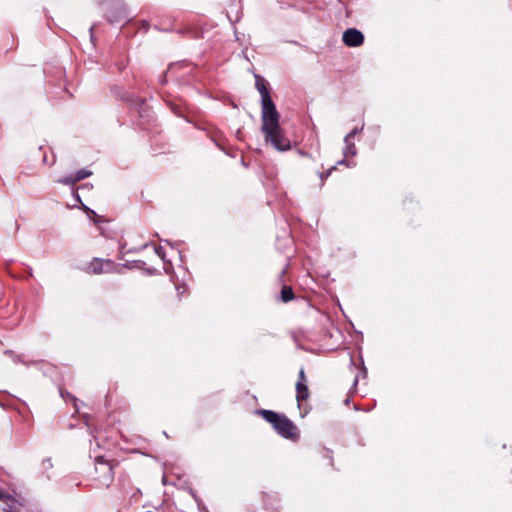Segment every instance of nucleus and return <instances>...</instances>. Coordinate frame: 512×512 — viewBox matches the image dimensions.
<instances>
[{
  "label": "nucleus",
  "instance_id": "nucleus-14",
  "mask_svg": "<svg viewBox=\"0 0 512 512\" xmlns=\"http://www.w3.org/2000/svg\"><path fill=\"white\" fill-rule=\"evenodd\" d=\"M104 263V273L107 274H122V267L121 264L116 263L115 261L111 259H103Z\"/></svg>",
  "mask_w": 512,
  "mask_h": 512
},
{
  "label": "nucleus",
  "instance_id": "nucleus-37",
  "mask_svg": "<svg viewBox=\"0 0 512 512\" xmlns=\"http://www.w3.org/2000/svg\"><path fill=\"white\" fill-rule=\"evenodd\" d=\"M14 361H18V362H22V363H24V361L21 359V356H16V358L14 359Z\"/></svg>",
  "mask_w": 512,
  "mask_h": 512
},
{
  "label": "nucleus",
  "instance_id": "nucleus-9",
  "mask_svg": "<svg viewBox=\"0 0 512 512\" xmlns=\"http://www.w3.org/2000/svg\"><path fill=\"white\" fill-rule=\"evenodd\" d=\"M111 94L117 99L125 102L130 107L140 96L124 90V88L114 85L110 88Z\"/></svg>",
  "mask_w": 512,
  "mask_h": 512
},
{
  "label": "nucleus",
  "instance_id": "nucleus-18",
  "mask_svg": "<svg viewBox=\"0 0 512 512\" xmlns=\"http://www.w3.org/2000/svg\"><path fill=\"white\" fill-rule=\"evenodd\" d=\"M60 396L63 398L64 401H72L74 405L76 406L77 398L72 395L70 392L65 390L64 388H59Z\"/></svg>",
  "mask_w": 512,
  "mask_h": 512
},
{
  "label": "nucleus",
  "instance_id": "nucleus-31",
  "mask_svg": "<svg viewBox=\"0 0 512 512\" xmlns=\"http://www.w3.org/2000/svg\"><path fill=\"white\" fill-rule=\"evenodd\" d=\"M123 248H124V246H122V247H121V249H120V251H119V254H118V258H119V259H123V257H124V254H125V253L123 252Z\"/></svg>",
  "mask_w": 512,
  "mask_h": 512
},
{
  "label": "nucleus",
  "instance_id": "nucleus-29",
  "mask_svg": "<svg viewBox=\"0 0 512 512\" xmlns=\"http://www.w3.org/2000/svg\"><path fill=\"white\" fill-rule=\"evenodd\" d=\"M73 195H74V197H75V199H76V201H77V202H79V203L83 204V203H82V201H81V198H80V196L78 195V193H77V191H76V190H73Z\"/></svg>",
  "mask_w": 512,
  "mask_h": 512
},
{
  "label": "nucleus",
  "instance_id": "nucleus-13",
  "mask_svg": "<svg viewBox=\"0 0 512 512\" xmlns=\"http://www.w3.org/2000/svg\"><path fill=\"white\" fill-rule=\"evenodd\" d=\"M295 388H296V400H297L298 405L300 406L302 402L306 401L309 398V396H310L309 388H308V385L305 383H296Z\"/></svg>",
  "mask_w": 512,
  "mask_h": 512
},
{
  "label": "nucleus",
  "instance_id": "nucleus-30",
  "mask_svg": "<svg viewBox=\"0 0 512 512\" xmlns=\"http://www.w3.org/2000/svg\"><path fill=\"white\" fill-rule=\"evenodd\" d=\"M299 154L303 157H308V158H311V154L305 152V151H302V150H299Z\"/></svg>",
  "mask_w": 512,
  "mask_h": 512
},
{
  "label": "nucleus",
  "instance_id": "nucleus-16",
  "mask_svg": "<svg viewBox=\"0 0 512 512\" xmlns=\"http://www.w3.org/2000/svg\"><path fill=\"white\" fill-rule=\"evenodd\" d=\"M345 148L343 151V154L345 157H354L357 154V148L355 144L348 140V142H345Z\"/></svg>",
  "mask_w": 512,
  "mask_h": 512
},
{
  "label": "nucleus",
  "instance_id": "nucleus-39",
  "mask_svg": "<svg viewBox=\"0 0 512 512\" xmlns=\"http://www.w3.org/2000/svg\"><path fill=\"white\" fill-rule=\"evenodd\" d=\"M268 501L270 502V505H273L272 499H268ZM273 501L278 502V498L276 497V499H273Z\"/></svg>",
  "mask_w": 512,
  "mask_h": 512
},
{
  "label": "nucleus",
  "instance_id": "nucleus-25",
  "mask_svg": "<svg viewBox=\"0 0 512 512\" xmlns=\"http://www.w3.org/2000/svg\"><path fill=\"white\" fill-rule=\"evenodd\" d=\"M296 383H305L307 384V377H306V374H305V370L304 368L302 367L298 373V380Z\"/></svg>",
  "mask_w": 512,
  "mask_h": 512
},
{
  "label": "nucleus",
  "instance_id": "nucleus-43",
  "mask_svg": "<svg viewBox=\"0 0 512 512\" xmlns=\"http://www.w3.org/2000/svg\"><path fill=\"white\" fill-rule=\"evenodd\" d=\"M215 143H216V145H217L219 148H221L222 150H224V148L221 146V144H220V143H218V142H216V141H215Z\"/></svg>",
  "mask_w": 512,
  "mask_h": 512
},
{
  "label": "nucleus",
  "instance_id": "nucleus-28",
  "mask_svg": "<svg viewBox=\"0 0 512 512\" xmlns=\"http://www.w3.org/2000/svg\"><path fill=\"white\" fill-rule=\"evenodd\" d=\"M350 164H351V162H350L349 160H347V157H345V158H343V159L339 160V161L336 163V165H337V166H338V165H346L347 167H349V166H350Z\"/></svg>",
  "mask_w": 512,
  "mask_h": 512
},
{
  "label": "nucleus",
  "instance_id": "nucleus-6",
  "mask_svg": "<svg viewBox=\"0 0 512 512\" xmlns=\"http://www.w3.org/2000/svg\"><path fill=\"white\" fill-rule=\"evenodd\" d=\"M104 15L111 24L128 20L129 13L122 0H107L104 3Z\"/></svg>",
  "mask_w": 512,
  "mask_h": 512
},
{
  "label": "nucleus",
  "instance_id": "nucleus-1",
  "mask_svg": "<svg viewBox=\"0 0 512 512\" xmlns=\"http://www.w3.org/2000/svg\"><path fill=\"white\" fill-rule=\"evenodd\" d=\"M131 116V126L137 130L145 132L149 142H154L156 137L163 133L160 123L153 111V107L147 103L146 98L139 97L129 107Z\"/></svg>",
  "mask_w": 512,
  "mask_h": 512
},
{
  "label": "nucleus",
  "instance_id": "nucleus-12",
  "mask_svg": "<svg viewBox=\"0 0 512 512\" xmlns=\"http://www.w3.org/2000/svg\"><path fill=\"white\" fill-rule=\"evenodd\" d=\"M87 274L98 275L104 273L103 258L94 257L84 268Z\"/></svg>",
  "mask_w": 512,
  "mask_h": 512
},
{
  "label": "nucleus",
  "instance_id": "nucleus-40",
  "mask_svg": "<svg viewBox=\"0 0 512 512\" xmlns=\"http://www.w3.org/2000/svg\"><path fill=\"white\" fill-rule=\"evenodd\" d=\"M268 501L270 502V505H273L272 499H268ZM273 501L278 502V498L276 497V499H273Z\"/></svg>",
  "mask_w": 512,
  "mask_h": 512
},
{
  "label": "nucleus",
  "instance_id": "nucleus-34",
  "mask_svg": "<svg viewBox=\"0 0 512 512\" xmlns=\"http://www.w3.org/2000/svg\"><path fill=\"white\" fill-rule=\"evenodd\" d=\"M357 384H358V377L356 376L353 381V388H356Z\"/></svg>",
  "mask_w": 512,
  "mask_h": 512
},
{
  "label": "nucleus",
  "instance_id": "nucleus-35",
  "mask_svg": "<svg viewBox=\"0 0 512 512\" xmlns=\"http://www.w3.org/2000/svg\"><path fill=\"white\" fill-rule=\"evenodd\" d=\"M350 401H351V400H350V397H347V398L344 400V404H345L346 406H349Z\"/></svg>",
  "mask_w": 512,
  "mask_h": 512
},
{
  "label": "nucleus",
  "instance_id": "nucleus-15",
  "mask_svg": "<svg viewBox=\"0 0 512 512\" xmlns=\"http://www.w3.org/2000/svg\"><path fill=\"white\" fill-rule=\"evenodd\" d=\"M150 144L154 150L165 151L166 149L169 148V143H168V141L162 139V134L160 136L156 137L154 142L153 143L150 142Z\"/></svg>",
  "mask_w": 512,
  "mask_h": 512
},
{
  "label": "nucleus",
  "instance_id": "nucleus-38",
  "mask_svg": "<svg viewBox=\"0 0 512 512\" xmlns=\"http://www.w3.org/2000/svg\"><path fill=\"white\" fill-rule=\"evenodd\" d=\"M161 83H162V84H165V83H166V75H165V74L163 75V78L161 79Z\"/></svg>",
  "mask_w": 512,
  "mask_h": 512
},
{
  "label": "nucleus",
  "instance_id": "nucleus-26",
  "mask_svg": "<svg viewBox=\"0 0 512 512\" xmlns=\"http://www.w3.org/2000/svg\"><path fill=\"white\" fill-rule=\"evenodd\" d=\"M262 498H263V501H264L265 505H268V499H276V496L275 495H271V494L266 493V492H263L262 493Z\"/></svg>",
  "mask_w": 512,
  "mask_h": 512
},
{
  "label": "nucleus",
  "instance_id": "nucleus-41",
  "mask_svg": "<svg viewBox=\"0 0 512 512\" xmlns=\"http://www.w3.org/2000/svg\"><path fill=\"white\" fill-rule=\"evenodd\" d=\"M86 187H89V184H83V185L79 186V188H86ZM90 187H92V185H90Z\"/></svg>",
  "mask_w": 512,
  "mask_h": 512
},
{
  "label": "nucleus",
  "instance_id": "nucleus-44",
  "mask_svg": "<svg viewBox=\"0 0 512 512\" xmlns=\"http://www.w3.org/2000/svg\"><path fill=\"white\" fill-rule=\"evenodd\" d=\"M6 354H12L13 352L11 350L5 351Z\"/></svg>",
  "mask_w": 512,
  "mask_h": 512
},
{
  "label": "nucleus",
  "instance_id": "nucleus-36",
  "mask_svg": "<svg viewBox=\"0 0 512 512\" xmlns=\"http://www.w3.org/2000/svg\"><path fill=\"white\" fill-rule=\"evenodd\" d=\"M11 49H12V46H5V47L3 48L4 52H8V51H9V50H11Z\"/></svg>",
  "mask_w": 512,
  "mask_h": 512
},
{
  "label": "nucleus",
  "instance_id": "nucleus-22",
  "mask_svg": "<svg viewBox=\"0 0 512 512\" xmlns=\"http://www.w3.org/2000/svg\"><path fill=\"white\" fill-rule=\"evenodd\" d=\"M82 206L83 210L85 211L86 215L89 217L90 220L93 221L95 217H98V214L94 210L85 206L84 204H82Z\"/></svg>",
  "mask_w": 512,
  "mask_h": 512
},
{
  "label": "nucleus",
  "instance_id": "nucleus-21",
  "mask_svg": "<svg viewBox=\"0 0 512 512\" xmlns=\"http://www.w3.org/2000/svg\"><path fill=\"white\" fill-rule=\"evenodd\" d=\"M332 174V169H327L326 171L319 172V178L321 180L320 186H324L325 180Z\"/></svg>",
  "mask_w": 512,
  "mask_h": 512
},
{
  "label": "nucleus",
  "instance_id": "nucleus-33",
  "mask_svg": "<svg viewBox=\"0 0 512 512\" xmlns=\"http://www.w3.org/2000/svg\"><path fill=\"white\" fill-rule=\"evenodd\" d=\"M83 418L85 420V424L89 425L88 421H89L90 416L89 415H84Z\"/></svg>",
  "mask_w": 512,
  "mask_h": 512
},
{
  "label": "nucleus",
  "instance_id": "nucleus-5",
  "mask_svg": "<svg viewBox=\"0 0 512 512\" xmlns=\"http://www.w3.org/2000/svg\"><path fill=\"white\" fill-rule=\"evenodd\" d=\"M117 465L114 460H108L103 455L95 457V477L94 480L102 486H109L114 479L113 469Z\"/></svg>",
  "mask_w": 512,
  "mask_h": 512
},
{
  "label": "nucleus",
  "instance_id": "nucleus-8",
  "mask_svg": "<svg viewBox=\"0 0 512 512\" xmlns=\"http://www.w3.org/2000/svg\"><path fill=\"white\" fill-rule=\"evenodd\" d=\"M342 41L347 47H359L364 43V35L356 28H348L343 32Z\"/></svg>",
  "mask_w": 512,
  "mask_h": 512
},
{
  "label": "nucleus",
  "instance_id": "nucleus-19",
  "mask_svg": "<svg viewBox=\"0 0 512 512\" xmlns=\"http://www.w3.org/2000/svg\"><path fill=\"white\" fill-rule=\"evenodd\" d=\"M57 182L64 184V185H68V186H74L77 183L73 174H71L69 176L62 177V178L58 179Z\"/></svg>",
  "mask_w": 512,
  "mask_h": 512
},
{
  "label": "nucleus",
  "instance_id": "nucleus-3",
  "mask_svg": "<svg viewBox=\"0 0 512 512\" xmlns=\"http://www.w3.org/2000/svg\"><path fill=\"white\" fill-rule=\"evenodd\" d=\"M256 414L270 423L278 435L284 439L297 442L300 439V431L296 424L285 414L273 410L259 409Z\"/></svg>",
  "mask_w": 512,
  "mask_h": 512
},
{
  "label": "nucleus",
  "instance_id": "nucleus-23",
  "mask_svg": "<svg viewBox=\"0 0 512 512\" xmlns=\"http://www.w3.org/2000/svg\"><path fill=\"white\" fill-rule=\"evenodd\" d=\"M155 253L164 261L166 262V252L165 249L162 246H155Z\"/></svg>",
  "mask_w": 512,
  "mask_h": 512
},
{
  "label": "nucleus",
  "instance_id": "nucleus-27",
  "mask_svg": "<svg viewBox=\"0 0 512 512\" xmlns=\"http://www.w3.org/2000/svg\"><path fill=\"white\" fill-rule=\"evenodd\" d=\"M106 221L107 220L105 219V217L104 216H100V215H98V217H95L94 220H93L94 224L97 225V226H99L100 223L106 222Z\"/></svg>",
  "mask_w": 512,
  "mask_h": 512
},
{
  "label": "nucleus",
  "instance_id": "nucleus-32",
  "mask_svg": "<svg viewBox=\"0 0 512 512\" xmlns=\"http://www.w3.org/2000/svg\"><path fill=\"white\" fill-rule=\"evenodd\" d=\"M236 137L237 139L241 140L242 139V131L240 129L237 130L236 132Z\"/></svg>",
  "mask_w": 512,
  "mask_h": 512
},
{
  "label": "nucleus",
  "instance_id": "nucleus-4",
  "mask_svg": "<svg viewBox=\"0 0 512 512\" xmlns=\"http://www.w3.org/2000/svg\"><path fill=\"white\" fill-rule=\"evenodd\" d=\"M255 88L261 95V117L278 113L276 105L271 97L269 83L259 74L254 75Z\"/></svg>",
  "mask_w": 512,
  "mask_h": 512
},
{
  "label": "nucleus",
  "instance_id": "nucleus-2",
  "mask_svg": "<svg viewBox=\"0 0 512 512\" xmlns=\"http://www.w3.org/2000/svg\"><path fill=\"white\" fill-rule=\"evenodd\" d=\"M279 120V112L261 117V131L267 143L269 142L276 150L285 152L291 149L292 144L285 131L281 128Z\"/></svg>",
  "mask_w": 512,
  "mask_h": 512
},
{
  "label": "nucleus",
  "instance_id": "nucleus-45",
  "mask_svg": "<svg viewBox=\"0 0 512 512\" xmlns=\"http://www.w3.org/2000/svg\"><path fill=\"white\" fill-rule=\"evenodd\" d=\"M146 512H153V511H146Z\"/></svg>",
  "mask_w": 512,
  "mask_h": 512
},
{
  "label": "nucleus",
  "instance_id": "nucleus-17",
  "mask_svg": "<svg viewBox=\"0 0 512 512\" xmlns=\"http://www.w3.org/2000/svg\"><path fill=\"white\" fill-rule=\"evenodd\" d=\"M92 171L91 170H87L85 168H82L80 170H78L74 175L75 179L77 182L85 179V178H88L92 175Z\"/></svg>",
  "mask_w": 512,
  "mask_h": 512
},
{
  "label": "nucleus",
  "instance_id": "nucleus-20",
  "mask_svg": "<svg viewBox=\"0 0 512 512\" xmlns=\"http://www.w3.org/2000/svg\"><path fill=\"white\" fill-rule=\"evenodd\" d=\"M364 128V125H362L360 128L355 127L352 129L344 138V142H348V140L351 141L352 138H354L357 134H359Z\"/></svg>",
  "mask_w": 512,
  "mask_h": 512
},
{
  "label": "nucleus",
  "instance_id": "nucleus-24",
  "mask_svg": "<svg viewBox=\"0 0 512 512\" xmlns=\"http://www.w3.org/2000/svg\"><path fill=\"white\" fill-rule=\"evenodd\" d=\"M137 24L139 25L138 30H143L144 32H147L150 28V24L147 20H140Z\"/></svg>",
  "mask_w": 512,
  "mask_h": 512
},
{
  "label": "nucleus",
  "instance_id": "nucleus-7",
  "mask_svg": "<svg viewBox=\"0 0 512 512\" xmlns=\"http://www.w3.org/2000/svg\"><path fill=\"white\" fill-rule=\"evenodd\" d=\"M286 273L287 268H283L277 278V282L281 285V289L279 295L276 297V300L282 303H288L296 299V294L293 288L285 282Z\"/></svg>",
  "mask_w": 512,
  "mask_h": 512
},
{
  "label": "nucleus",
  "instance_id": "nucleus-11",
  "mask_svg": "<svg viewBox=\"0 0 512 512\" xmlns=\"http://www.w3.org/2000/svg\"><path fill=\"white\" fill-rule=\"evenodd\" d=\"M122 271L124 269H141L144 270L148 275H155L158 273L157 269L155 268H146V263L142 260H133V261H126L125 263H121Z\"/></svg>",
  "mask_w": 512,
  "mask_h": 512
},
{
  "label": "nucleus",
  "instance_id": "nucleus-10",
  "mask_svg": "<svg viewBox=\"0 0 512 512\" xmlns=\"http://www.w3.org/2000/svg\"><path fill=\"white\" fill-rule=\"evenodd\" d=\"M0 501L6 504V507L3 509V512H19L17 505L24 506V502L16 499L10 493L0 489Z\"/></svg>",
  "mask_w": 512,
  "mask_h": 512
},
{
  "label": "nucleus",
  "instance_id": "nucleus-42",
  "mask_svg": "<svg viewBox=\"0 0 512 512\" xmlns=\"http://www.w3.org/2000/svg\"><path fill=\"white\" fill-rule=\"evenodd\" d=\"M329 169H332V172H335V170L337 169V165H334V166L330 167Z\"/></svg>",
  "mask_w": 512,
  "mask_h": 512
}]
</instances>
